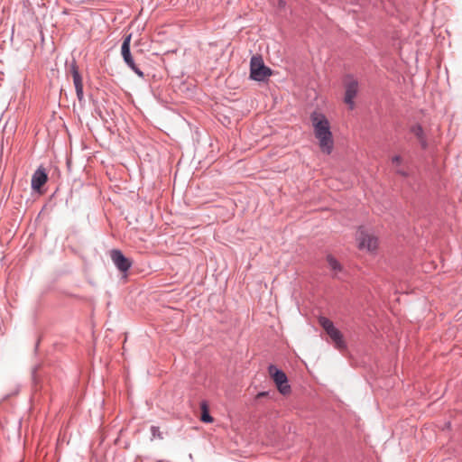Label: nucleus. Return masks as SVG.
<instances>
[{
    "label": "nucleus",
    "mask_w": 462,
    "mask_h": 462,
    "mask_svg": "<svg viewBox=\"0 0 462 462\" xmlns=\"http://www.w3.org/2000/svg\"><path fill=\"white\" fill-rule=\"evenodd\" d=\"M151 432L153 438L162 439V432L158 427L152 426L151 428Z\"/></svg>",
    "instance_id": "nucleus-15"
},
{
    "label": "nucleus",
    "mask_w": 462,
    "mask_h": 462,
    "mask_svg": "<svg viewBox=\"0 0 462 462\" xmlns=\"http://www.w3.org/2000/svg\"><path fill=\"white\" fill-rule=\"evenodd\" d=\"M268 393L267 392H261L259 393L257 395H256V398L259 399V398H263V397H265L267 396Z\"/></svg>",
    "instance_id": "nucleus-16"
},
{
    "label": "nucleus",
    "mask_w": 462,
    "mask_h": 462,
    "mask_svg": "<svg viewBox=\"0 0 462 462\" xmlns=\"http://www.w3.org/2000/svg\"><path fill=\"white\" fill-rule=\"evenodd\" d=\"M411 133L417 137L421 147L425 149L428 143L422 127L420 125H415L411 127Z\"/></svg>",
    "instance_id": "nucleus-12"
},
{
    "label": "nucleus",
    "mask_w": 462,
    "mask_h": 462,
    "mask_svg": "<svg viewBox=\"0 0 462 462\" xmlns=\"http://www.w3.org/2000/svg\"><path fill=\"white\" fill-rule=\"evenodd\" d=\"M130 42H131V34L126 36L123 42L121 47L122 56L126 62V64L132 69H135V64L130 53Z\"/></svg>",
    "instance_id": "nucleus-9"
},
{
    "label": "nucleus",
    "mask_w": 462,
    "mask_h": 462,
    "mask_svg": "<svg viewBox=\"0 0 462 462\" xmlns=\"http://www.w3.org/2000/svg\"><path fill=\"white\" fill-rule=\"evenodd\" d=\"M47 180L48 176L45 170L42 167L38 168L32 178V189L39 191Z\"/></svg>",
    "instance_id": "nucleus-8"
},
{
    "label": "nucleus",
    "mask_w": 462,
    "mask_h": 462,
    "mask_svg": "<svg viewBox=\"0 0 462 462\" xmlns=\"http://www.w3.org/2000/svg\"><path fill=\"white\" fill-rule=\"evenodd\" d=\"M310 120L321 152L327 154L331 153L334 142L328 118L323 114L315 111L311 114Z\"/></svg>",
    "instance_id": "nucleus-1"
},
{
    "label": "nucleus",
    "mask_w": 462,
    "mask_h": 462,
    "mask_svg": "<svg viewBox=\"0 0 462 462\" xmlns=\"http://www.w3.org/2000/svg\"><path fill=\"white\" fill-rule=\"evenodd\" d=\"M356 243L359 250L374 253L378 248V239L373 234L359 228L356 233Z\"/></svg>",
    "instance_id": "nucleus-3"
},
{
    "label": "nucleus",
    "mask_w": 462,
    "mask_h": 462,
    "mask_svg": "<svg viewBox=\"0 0 462 462\" xmlns=\"http://www.w3.org/2000/svg\"><path fill=\"white\" fill-rule=\"evenodd\" d=\"M327 262H328V267L330 268L331 271H333L335 273V274H337V273L342 271L341 264L338 263V261L334 256L328 254L327 256Z\"/></svg>",
    "instance_id": "nucleus-13"
},
{
    "label": "nucleus",
    "mask_w": 462,
    "mask_h": 462,
    "mask_svg": "<svg viewBox=\"0 0 462 462\" xmlns=\"http://www.w3.org/2000/svg\"><path fill=\"white\" fill-rule=\"evenodd\" d=\"M271 75V69L267 68L261 57L254 56L250 62V76L253 79L261 81L264 80Z\"/></svg>",
    "instance_id": "nucleus-5"
},
{
    "label": "nucleus",
    "mask_w": 462,
    "mask_h": 462,
    "mask_svg": "<svg viewBox=\"0 0 462 462\" xmlns=\"http://www.w3.org/2000/svg\"><path fill=\"white\" fill-rule=\"evenodd\" d=\"M110 257L115 265L121 272H126L132 266V262L126 258L120 250L114 249L110 252Z\"/></svg>",
    "instance_id": "nucleus-7"
},
{
    "label": "nucleus",
    "mask_w": 462,
    "mask_h": 462,
    "mask_svg": "<svg viewBox=\"0 0 462 462\" xmlns=\"http://www.w3.org/2000/svg\"><path fill=\"white\" fill-rule=\"evenodd\" d=\"M346 92L344 101L349 106L350 109L355 107L354 98L358 92V83L354 79H349L345 85Z\"/></svg>",
    "instance_id": "nucleus-6"
},
{
    "label": "nucleus",
    "mask_w": 462,
    "mask_h": 462,
    "mask_svg": "<svg viewBox=\"0 0 462 462\" xmlns=\"http://www.w3.org/2000/svg\"><path fill=\"white\" fill-rule=\"evenodd\" d=\"M201 408V417L200 420L203 422L210 423L213 421V418L208 413V405L206 402H202L200 405Z\"/></svg>",
    "instance_id": "nucleus-14"
},
{
    "label": "nucleus",
    "mask_w": 462,
    "mask_h": 462,
    "mask_svg": "<svg viewBox=\"0 0 462 462\" xmlns=\"http://www.w3.org/2000/svg\"><path fill=\"white\" fill-rule=\"evenodd\" d=\"M71 73H72L73 83L75 86L78 99L81 102L84 98L83 83H82V78L79 75L77 66L73 65L71 67Z\"/></svg>",
    "instance_id": "nucleus-10"
},
{
    "label": "nucleus",
    "mask_w": 462,
    "mask_h": 462,
    "mask_svg": "<svg viewBox=\"0 0 462 462\" xmlns=\"http://www.w3.org/2000/svg\"><path fill=\"white\" fill-rule=\"evenodd\" d=\"M268 373L270 377L273 380L280 393L282 395L291 393V386L288 383V378L285 373L278 369L273 365H269Z\"/></svg>",
    "instance_id": "nucleus-4"
},
{
    "label": "nucleus",
    "mask_w": 462,
    "mask_h": 462,
    "mask_svg": "<svg viewBox=\"0 0 462 462\" xmlns=\"http://www.w3.org/2000/svg\"><path fill=\"white\" fill-rule=\"evenodd\" d=\"M392 165L395 171V172L402 177H408L409 171L404 167V159L399 155L395 154L391 158Z\"/></svg>",
    "instance_id": "nucleus-11"
},
{
    "label": "nucleus",
    "mask_w": 462,
    "mask_h": 462,
    "mask_svg": "<svg viewBox=\"0 0 462 462\" xmlns=\"http://www.w3.org/2000/svg\"><path fill=\"white\" fill-rule=\"evenodd\" d=\"M319 323L327 332L336 348L342 350L346 347L342 333L334 326L331 320L325 317H320L319 319Z\"/></svg>",
    "instance_id": "nucleus-2"
},
{
    "label": "nucleus",
    "mask_w": 462,
    "mask_h": 462,
    "mask_svg": "<svg viewBox=\"0 0 462 462\" xmlns=\"http://www.w3.org/2000/svg\"><path fill=\"white\" fill-rule=\"evenodd\" d=\"M136 74H138L140 77H143V72L135 66V69H133Z\"/></svg>",
    "instance_id": "nucleus-17"
}]
</instances>
